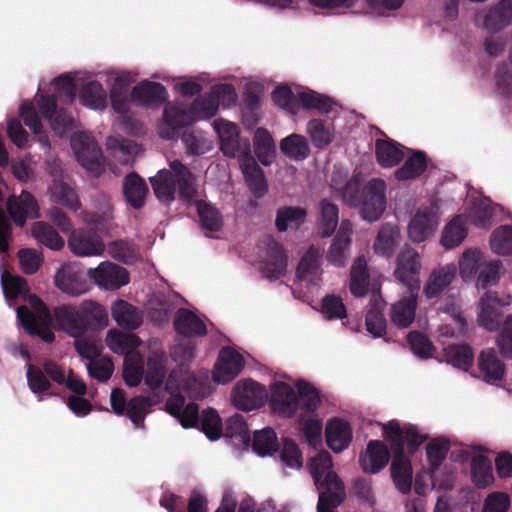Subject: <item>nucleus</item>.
<instances>
[{
	"mask_svg": "<svg viewBox=\"0 0 512 512\" xmlns=\"http://www.w3.org/2000/svg\"><path fill=\"white\" fill-rule=\"evenodd\" d=\"M343 199L349 206L360 207L364 220L377 221L386 209V183L380 178H373L363 186L361 179L354 176L344 187Z\"/></svg>",
	"mask_w": 512,
	"mask_h": 512,
	"instance_id": "f257e3e1",
	"label": "nucleus"
},
{
	"mask_svg": "<svg viewBox=\"0 0 512 512\" xmlns=\"http://www.w3.org/2000/svg\"><path fill=\"white\" fill-rule=\"evenodd\" d=\"M54 317L59 326L74 338L87 331L103 329L108 324L105 308L94 300H84L79 307L61 305L55 308Z\"/></svg>",
	"mask_w": 512,
	"mask_h": 512,
	"instance_id": "f03ea898",
	"label": "nucleus"
},
{
	"mask_svg": "<svg viewBox=\"0 0 512 512\" xmlns=\"http://www.w3.org/2000/svg\"><path fill=\"white\" fill-rule=\"evenodd\" d=\"M71 146L82 167L96 177L103 173L102 150L93 136L76 132L71 137Z\"/></svg>",
	"mask_w": 512,
	"mask_h": 512,
	"instance_id": "7ed1b4c3",
	"label": "nucleus"
},
{
	"mask_svg": "<svg viewBox=\"0 0 512 512\" xmlns=\"http://www.w3.org/2000/svg\"><path fill=\"white\" fill-rule=\"evenodd\" d=\"M397 427L390 428L388 438L391 440L393 459L391 463V476L396 488L403 494L410 492L412 486V465L409 458L403 452V446L399 441Z\"/></svg>",
	"mask_w": 512,
	"mask_h": 512,
	"instance_id": "20e7f679",
	"label": "nucleus"
},
{
	"mask_svg": "<svg viewBox=\"0 0 512 512\" xmlns=\"http://www.w3.org/2000/svg\"><path fill=\"white\" fill-rule=\"evenodd\" d=\"M269 407L280 417L292 418L299 409L297 393L288 383L276 381L270 385Z\"/></svg>",
	"mask_w": 512,
	"mask_h": 512,
	"instance_id": "39448f33",
	"label": "nucleus"
},
{
	"mask_svg": "<svg viewBox=\"0 0 512 512\" xmlns=\"http://www.w3.org/2000/svg\"><path fill=\"white\" fill-rule=\"evenodd\" d=\"M266 397L265 387L252 379L237 382L232 391L235 407L243 411L260 408Z\"/></svg>",
	"mask_w": 512,
	"mask_h": 512,
	"instance_id": "423d86ee",
	"label": "nucleus"
},
{
	"mask_svg": "<svg viewBox=\"0 0 512 512\" xmlns=\"http://www.w3.org/2000/svg\"><path fill=\"white\" fill-rule=\"evenodd\" d=\"M438 225V206L431 203L420 207L408 225V235L413 242H423L431 237Z\"/></svg>",
	"mask_w": 512,
	"mask_h": 512,
	"instance_id": "0eeeda50",
	"label": "nucleus"
},
{
	"mask_svg": "<svg viewBox=\"0 0 512 512\" xmlns=\"http://www.w3.org/2000/svg\"><path fill=\"white\" fill-rule=\"evenodd\" d=\"M87 275L99 287L106 290H116L129 283L127 269L115 263L104 261L96 268H90Z\"/></svg>",
	"mask_w": 512,
	"mask_h": 512,
	"instance_id": "6e6552de",
	"label": "nucleus"
},
{
	"mask_svg": "<svg viewBox=\"0 0 512 512\" xmlns=\"http://www.w3.org/2000/svg\"><path fill=\"white\" fill-rule=\"evenodd\" d=\"M421 268L419 254L414 249L407 247L397 257V265L394 275L407 289L420 290L418 274Z\"/></svg>",
	"mask_w": 512,
	"mask_h": 512,
	"instance_id": "1a4fd4ad",
	"label": "nucleus"
},
{
	"mask_svg": "<svg viewBox=\"0 0 512 512\" xmlns=\"http://www.w3.org/2000/svg\"><path fill=\"white\" fill-rule=\"evenodd\" d=\"M506 375V365L494 348L483 349L477 357V375L487 384L498 385Z\"/></svg>",
	"mask_w": 512,
	"mask_h": 512,
	"instance_id": "9d476101",
	"label": "nucleus"
},
{
	"mask_svg": "<svg viewBox=\"0 0 512 512\" xmlns=\"http://www.w3.org/2000/svg\"><path fill=\"white\" fill-rule=\"evenodd\" d=\"M6 208L11 220L20 227L25 225L28 218L39 217L37 200L26 190H23L19 196H9Z\"/></svg>",
	"mask_w": 512,
	"mask_h": 512,
	"instance_id": "9b49d317",
	"label": "nucleus"
},
{
	"mask_svg": "<svg viewBox=\"0 0 512 512\" xmlns=\"http://www.w3.org/2000/svg\"><path fill=\"white\" fill-rule=\"evenodd\" d=\"M68 245L71 251L78 256L100 255L105 249L100 235L92 228L72 231Z\"/></svg>",
	"mask_w": 512,
	"mask_h": 512,
	"instance_id": "f8f14e48",
	"label": "nucleus"
},
{
	"mask_svg": "<svg viewBox=\"0 0 512 512\" xmlns=\"http://www.w3.org/2000/svg\"><path fill=\"white\" fill-rule=\"evenodd\" d=\"M131 99L136 105L158 108L167 102L168 91L159 82L144 80L134 86Z\"/></svg>",
	"mask_w": 512,
	"mask_h": 512,
	"instance_id": "ddd939ff",
	"label": "nucleus"
},
{
	"mask_svg": "<svg viewBox=\"0 0 512 512\" xmlns=\"http://www.w3.org/2000/svg\"><path fill=\"white\" fill-rule=\"evenodd\" d=\"M244 358L232 348H223L215 365L213 380L226 384L239 375L244 367Z\"/></svg>",
	"mask_w": 512,
	"mask_h": 512,
	"instance_id": "4468645a",
	"label": "nucleus"
},
{
	"mask_svg": "<svg viewBox=\"0 0 512 512\" xmlns=\"http://www.w3.org/2000/svg\"><path fill=\"white\" fill-rule=\"evenodd\" d=\"M287 260L283 245L271 239L267 245L266 259L262 262L260 270L268 280H277L286 273Z\"/></svg>",
	"mask_w": 512,
	"mask_h": 512,
	"instance_id": "2eb2a0df",
	"label": "nucleus"
},
{
	"mask_svg": "<svg viewBox=\"0 0 512 512\" xmlns=\"http://www.w3.org/2000/svg\"><path fill=\"white\" fill-rule=\"evenodd\" d=\"M407 290L408 295L403 296L391 306L390 318L398 328H408L414 322L416 315L419 291Z\"/></svg>",
	"mask_w": 512,
	"mask_h": 512,
	"instance_id": "dca6fc26",
	"label": "nucleus"
},
{
	"mask_svg": "<svg viewBox=\"0 0 512 512\" xmlns=\"http://www.w3.org/2000/svg\"><path fill=\"white\" fill-rule=\"evenodd\" d=\"M390 453L387 446L380 440H370L366 451L360 455L359 464L366 473H378L388 464Z\"/></svg>",
	"mask_w": 512,
	"mask_h": 512,
	"instance_id": "f3484780",
	"label": "nucleus"
},
{
	"mask_svg": "<svg viewBox=\"0 0 512 512\" xmlns=\"http://www.w3.org/2000/svg\"><path fill=\"white\" fill-rule=\"evenodd\" d=\"M240 168L246 184L256 198H262L268 191L264 171L250 154H245L240 160Z\"/></svg>",
	"mask_w": 512,
	"mask_h": 512,
	"instance_id": "a211bd4d",
	"label": "nucleus"
},
{
	"mask_svg": "<svg viewBox=\"0 0 512 512\" xmlns=\"http://www.w3.org/2000/svg\"><path fill=\"white\" fill-rule=\"evenodd\" d=\"M480 312L478 322L488 331H496L500 327L501 307L496 293L486 292L479 301Z\"/></svg>",
	"mask_w": 512,
	"mask_h": 512,
	"instance_id": "6ab92c4d",
	"label": "nucleus"
},
{
	"mask_svg": "<svg viewBox=\"0 0 512 512\" xmlns=\"http://www.w3.org/2000/svg\"><path fill=\"white\" fill-rule=\"evenodd\" d=\"M175 331L185 337H203L207 334L205 323L191 310L179 308L174 316Z\"/></svg>",
	"mask_w": 512,
	"mask_h": 512,
	"instance_id": "aec40b11",
	"label": "nucleus"
},
{
	"mask_svg": "<svg viewBox=\"0 0 512 512\" xmlns=\"http://www.w3.org/2000/svg\"><path fill=\"white\" fill-rule=\"evenodd\" d=\"M456 272L457 269L454 264H447L433 269L423 288L426 298L433 299L438 297L452 283L456 277Z\"/></svg>",
	"mask_w": 512,
	"mask_h": 512,
	"instance_id": "412c9836",
	"label": "nucleus"
},
{
	"mask_svg": "<svg viewBox=\"0 0 512 512\" xmlns=\"http://www.w3.org/2000/svg\"><path fill=\"white\" fill-rule=\"evenodd\" d=\"M397 427L399 431V441L403 446V452L405 453V444H407V448L410 454H414L420 445L424 443L427 439V435H422L418 431V428L413 424H407L403 428L396 421H389L387 424H383V437L386 441L391 445V440L388 438L390 428Z\"/></svg>",
	"mask_w": 512,
	"mask_h": 512,
	"instance_id": "4be33fe9",
	"label": "nucleus"
},
{
	"mask_svg": "<svg viewBox=\"0 0 512 512\" xmlns=\"http://www.w3.org/2000/svg\"><path fill=\"white\" fill-rule=\"evenodd\" d=\"M352 429L348 422L335 418L326 426V443L336 453H340L350 445Z\"/></svg>",
	"mask_w": 512,
	"mask_h": 512,
	"instance_id": "5701e85b",
	"label": "nucleus"
},
{
	"mask_svg": "<svg viewBox=\"0 0 512 512\" xmlns=\"http://www.w3.org/2000/svg\"><path fill=\"white\" fill-rule=\"evenodd\" d=\"M111 313L117 325L127 330H135L143 322L142 312L131 303L122 299L113 303Z\"/></svg>",
	"mask_w": 512,
	"mask_h": 512,
	"instance_id": "b1692460",
	"label": "nucleus"
},
{
	"mask_svg": "<svg viewBox=\"0 0 512 512\" xmlns=\"http://www.w3.org/2000/svg\"><path fill=\"white\" fill-rule=\"evenodd\" d=\"M148 186L136 172H131L124 177L123 195L125 201L134 209L139 210L145 205Z\"/></svg>",
	"mask_w": 512,
	"mask_h": 512,
	"instance_id": "393cba45",
	"label": "nucleus"
},
{
	"mask_svg": "<svg viewBox=\"0 0 512 512\" xmlns=\"http://www.w3.org/2000/svg\"><path fill=\"white\" fill-rule=\"evenodd\" d=\"M403 146L387 138L377 139L375 142V156L378 164L383 168L397 166L404 159Z\"/></svg>",
	"mask_w": 512,
	"mask_h": 512,
	"instance_id": "a878e982",
	"label": "nucleus"
},
{
	"mask_svg": "<svg viewBox=\"0 0 512 512\" xmlns=\"http://www.w3.org/2000/svg\"><path fill=\"white\" fill-rule=\"evenodd\" d=\"M17 318L23 328L31 336H37L47 343L55 340V335L50 329V324H42L36 320L33 312L26 306L22 305L17 308Z\"/></svg>",
	"mask_w": 512,
	"mask_h": 512,
	"instance_id": "bb28decb",
	"label": "nucleus"
},
{
	"mask_svg": "<svg viewBox=\"0 0 512 512\" xmlns=\"http://www.w3.org/2000/svg\"><path fill=\"white\" fill-rule=\"evenodd\" d=\"M154 194L158 200L170 203L175 199L176 178L173 171L162 169L149 178Z\"/></svg>",
	"mask_w": 512,
	"mask_h": 512,
	"instance_id": "cd10ccee",
	"label": "nucleus"
},
{
	"mask_svg": "<svg viewBox=\"0 0 512 512\" xmlns=\"http://www.w3.org/2000/svg\"><path fill=\"white\" fill-rule=\"evenodd\" d=\"M370 274L363 255L358 256L350 269L349 289L355 297H363L368 292Z\"/></svg>",
	"mask_w": 512,
	"mask_h": 512,
	"instance_id": "c85d7f7f",
	"label": "nucleus"
},
{
	"mask_svg": "<svg viewBox=\"0 0 512 512\" xmlns=\"http://www.w3.org/2000/svg\"><path fill=\"white\" fill-rule=\"evenodd\" d=\"M171 170L175 174L179 198L189 204L195 202L194 198L197 190L194 186V177L191 171L178 160L171 163Z\"/></svg>",
	"mask_w": 512,
	"mask_h": 512,
	"instance_id": "c756f323",
	"label": "nucleus"
},
{
	"mask_svg": "<svg viewBox=\"0 0 512 512\" xmlns=\"http://www.w3.org/2000/svg\"><path fill=\"white\" fill-rule=\"evenodd\" d=\"M512 23V0H501L484 18V26L490 32H498Z\"/></svg>",
	"mask_w": 512,
	"mask_h": 512,
	"instance_id": "7c9ffc66",
	"label": "nucleus"
},
{
	"mask_svg": "<svg viewBox=\"0 0 512 512\" xmlns=\"http://www.w3.org/2000/svg\"><path fill=\"white\" fill-rule=\"evenodd\" d=\"M427 169V155L420 150H413L403 165L394 172L399 181L416 179Z\"/></svg>",
	"mask_w": 512,
	"mask_h": 512,
	"instance_id": "2f4dec72",
	"label": "nucleus"
},
{
	"mask_svg": "<svg viewBox=\"0 0 512 512\" xmlns=\"http://www.w3.org/2000/svg\"><path fill=\"white\" fill-rule=\"evenodd\" d=\"M215 128L220 138V149L224 155L235 157L239 150V129L231 122H215Z\"/></svg>",
	"mask_w": 512,
	"mask_h": 512,
	"instance_id": "473e14b6",
	"label": "nucleus"
},
{
	"mask_svg": "<svg viewBox=\"0 0 512 512\" xmlns=\"http://www.w3.org/2000/svg\"><path fill=\"white\" fill-rule=\"evenodd\" d=\"M307 210L300 206H284L277 210L275 226L279 232L298 229L306 220Z\"/></svg>",
	"mask_w": 512,
	"mask_h": 512,
	"instance_id": "72a5a7b5",
	"label": "nucleus"
},
{
	"mask_svg": "<svg viewBox=\"0 0 512 512\" xmlns=\"http://www.w3.org/2000/svg\"><path fill=\"white\" fill-rule=\"evenodd\" d=\"M319 235L328 238L335 232L339 222L338 206L328 199H322L319 203Z\"/></svg>",
	"mask_w": 512,
	"mask_h": 512,
	"instance_id": "f704fd0d",
	"label": "nucleus"
},
{
	"mask_svg": "<svg viewBox=\"0 0 512 512\" xmlns=\"http://www.w3.org/2000/svg\"><path fill=\"white\" fill-rule=\"evenodd\" d=\"M50 199L56 203L63 205L70 210L77 211L80 206V200L74 191L67 183L63 180L52 181L48 188Z\"/></svg>",
	"mask_w": 512,
	"mask_h": 512,
	"instance_id": "c9c22d12",
	"label": "nucleus"
},
{
	"mask_svg": "<svg viewBox=\"0 0 512 512\" xmlns=\"http://www.w3.org/2000/svg\"><path fill=\"white\" fill-rule=\"evenodd\" d=\"M471 478L477 488H486L494 481L492 462L483 455H474L471 459Z\"/></svg>",
	"mask_w": 512,
	"mask_h": 512,
	"instance_id": "e433bc0d",
	"label": "nucleus"
},
{
	"mask_svg": "<svg viewBox=\"0 0 512 512\" xmlns=\"http://www.w3.org/2000/svg\"><path fill=\"white\" fill-rule=\"evenodd\" d=\"M254 153L265 166L272 163L275 156V143L271 134L265 128H258L253 138Z\"/></svg>",
	"mask_w": 512,
	"mask_h": 512,
	"instance_id": "4c0bfd02",
	"label": "nucleus"
},
{
	"mask_svg": "<svg viewBox=\"0 0 512 512\" xmlns=\"http://www.w3.org/2000/svg\"><path fill=\"white\" fill-rule=\"evenodd\" d=\"M446 362L454 367L468 371L474 361L472 348L467 344H451L444 348Z\"/></svg>",
	"mask_w": 512,
	"mask_h": 512,
	"instance_id": "58836bf2",
	"label": "nucleus"
},
{
	"mask_svg": "<svg viewBox=\"0 0 512 512\" xmlns=\"http://www.w3.org/2000/svg\"><path fill=\"white\" fill-rule=\"evenodd\" d=\"M79 100L83 106L91 109H104L106 107V92L101 83L90 81L80 90Z\"/></svg>",
	"mask_w": 512,
	"mask_h": 512,
	"instance_id": "ea45409f",
	"label": "nucleus"
},
{
	"mask_svg": "<svg viewBox=\"0 0 512 512\" xmlns=\"http://www.w3.org/2000/svg\"><path fill=\"white\" fill-rule=\"evenodd\" d=\"M206 437L215 441L223 434V423L218 412L211 407L204 409L199 417L198 427Z\"/></svg>",
	"mask_w": 512,
	"mask_h": 512,
	"instance_id": "a19ab883",
	"label": "nucleus"
},
{
	"mask_svg": "<svg viewBox=\"0 0 512 512\" xmlns=\"http://www.w3.org/2000/svg\"><path fill=\"white\" fill-rule=\"evenodd\" d=\"M195 205L203 229L210 232H218L222 229V215L216 207L204 200H196Z\"/></svg>",
	"mask_w": 512,
	"mask_h": 512,
	"instance_id": "79ce46f5",
	"label": "nucleus"
},
{
	"mask_svg": "<svg viewBox=\"0 0 512 512\" xmlns=\"http://www.w3.org/2000/svg\"><path fill=\"white\" fill-rule=\"evenodd\" d=\"M467 237V229L461 216L454 217L443 229L441 244L446 249L459 246Z\"/></svg>",
	"mask_w": 512,
	"mask_h": 512,
	"instance_id": "37998d69",
	"label": "nucleus"
},
{
	"mask_svg": "<svg viewBox=\"0 0 512 512\" xmlns=\"http://www.w3.org/2000/svg\"><path fill=\"white\" fill-rule=\"evenodd\" d=\"M32 235L44 246L52 250H60L64 247V239L48 223L39 221L32 226Z\"/></svg>",
	"mask_w": 512,
	"mask_h": 512,
	"instance_id": "c03bdc74",
	"label": "nucleus"
},
{
	"mask_svg": "<svg viewBox=\"0 0 512 512\" xmlns=\"http://www.w3.org/2000/svg\"><path fill=\"white\" fill-rule=\"evenodd\" d=\"M352 238L335 235L327 251L326 260L335 267H344L350 256Z\"/></svg>",
	"mask_w": 512,
	"mask_h": 512,
	"instance_id": "a18cd8bd",
	"label": "nucleus"
},
{
	"mask_svg": "<svg viewBox=\"0 0 512 512\" xmlns=\"http://www.w3.org/2000/svg\"><path fill=\"white\" fill-rule=\"evenodd\" d=\"M280 150L285 156L293 160H304L310 152L307 139L299 134H291L282 139Z\"/></svg>",
	"mask_w": 512,
	"mask_h": 512,
	"instance_id": "49530a36",
	"label": "nucleus"
},
{
	"mask_svg": "<svg viewBox=\"0 0 512 512\" xmlns=\"http://www.w3.org/2000/svg\"><path fill=\"white\" fill-rule=\"evenodd\" d=\"M296 387L299 407L308 415L315 413L321 403L318 390L305 380L297 381Z\"/></svg>",
	"mask_w": 512,
	"mask_h": 512,
	"instance_id": "de8ad7c7",
	"label": "nucleus"
},
{
	"mask_svg": "<svg viewBox=\"0 0 512 512\" xmlns=\"http://www.w3.org/2000/svg\"><path fill=\"white\" fill-rule=\"evenodd\" d=\"M307 132L312 144L319 149L328 146L334 139L333 127L321 119L310 120L307 124Z\"/></svg>",
	"mask_w": 512,
	"mask_h": 512,
	"instance_id": "09e8293b",
	"label": "nucleus"
},
{
	"mask_svg": "<svg viewBox=\"0 0 512 512\" xmlns=\"http://www.w3.org/2000/svg\"><path fill=\"white\" fill-rule=\"evenodd\" d=\"M278 447L277 435L272 428L267 427L254 433L252 449L256 454L271 455L278 450Z\"/></svg>",
	"mask_w": 512,
	"mask_h": 512,
	"instance_id": "8fccbe9b",
	"label": "nucleus"
},
{
	"mask_svg": "<svg viewBox=\"0 0 512 512\" xmlns=\"http://www.w3.org/2000/svg\"><path fill=\"white\" fill-rule=\"evenodd\" d=\"M407 344L412 353L422 360L432 358L436 351V347L429 337L416 330L408 333Z\"/></svg>",
	"mask_w": 512,
	"mask_h": 512,
	"instance_id": "3c124183",
	"label": "nucleus"
},
{
	"mask_svg": "<svg viewBox=\"0 0 512 512\" xmlns=\"http://www.w3.org/2000/svg\"><path fill=\"white\" fill-rule=\"evenodd\" d=\"M398 237L399 231L395 226L388 223L384 224L380 228L374 243L375 252L383 256H390L394 251Z\"/></svg>",
	"mask_w": 512,
	"mask_h": 512,
	"instance_id": "603ef678",
	"label": "nucleus"
},
{
	"mask_svg": "<svg viewBox=\"0 0 512 512\" xmlns=\"http://www.w3.org/2000/svg\"><path fill=\"white\" fill-rule=\"evenodd\" d=\"M109 255L125 264L133 263L138 257V249L136 244L128 239H119L108 245Z\"/></svg>",
	"mask_w": 512,
	"mask_h": 512,
	"instance_id": "864d4df0",
	"label": "nucleus"
},
{
	"mask_svg": "<svg viewBox=\"0 0 512 512\" xmlns=\"http://www.w3.org/2000/svg\"><path fill=\"white\" fill-rule=\"evenodd\" d=\"M151 407V400L145 396H135L128 401L125 414L135 428H144V419Z\"/></svg>",
	"mask_w": 512,
	"mask_h": 512,
	"instance_id": "5fc2aeb1",
	"label": "nucleus"
},
{
	"mask_svg": "<svg viewBox=\"0 0 512 512\" xmlns=\"http://www.w3.org/2000/svg\"><path fill=\"white\" fill-rule=\"evenodd\" d=\"M222 435L227 438L238 439L244 446H249V428L243 416L240 414H235L226 421Z\"/></svg>",
	"mask_w": 512,
	"mask_h": 512,
	"instance_id": "6e6d98bb",
	"label": "nucleus"
},
{
	"mask_svg": "<svg viewBox=\"0 0 512 512\" xmlns=\"http://www.w3.org/2000/svg\"><path fill=\"white\" fill-rule=\"evenodd\" d=\"M483 254L478 249H466L459 260V271L462 279L467 280L475 276L483 264Z\"/></svg>",
	"mask_w": 512,
	"mask_h": 512,
	"instance_id": "4d7b16f0",
	"label": "nucleus"
},
{
	"mask_svg": "<svg viewBox=\"0 0 512 512\" xmlns=\"http://www.w3.org/2000/svg\"><path fill=\"white\" fill-rule=\"evenodd\" d=\"M164 120L173 130L186 127L195 122L190 107L185 109L181 106H167L164 109Z\"/></svg>",
	"mask_w": 512,
	"mask_h": 512,
	"instance_id": "13d9d810",
	"label": "nucleus"
},
{
	"mask_svg": "<svg viewBox=\"0 0 512 512\" xmlns=\"http://www.w3.org/2000/svg\"><path fill=\"white\" fill-rule=\"evenodd\" d=\"M55 283L60 290L72 296H78L85 291L84 283L79 281L77 275L67 268L58 270Z\"/></svg>",
	"mask_w": 512,
	"mask_h": 512,
	"instance_id": "bf43d9fd",
	"label": "nucleus"
},
{
	"mask_svg": "<svg viewBox=\"0 0 512 512\" xmlns=\"http://www.w3.org/2000/svg\"><path fill=\"white\" fill-rule=\"evenodd\" d=\"M320 250L315 246H310L302 256L296 269V276L300 280L306 279L309 275H314L320 268Z\"/></svg>",
	"mask_w": 512,
	"mask_h": 512,
	"instance_id": "052dcab7",
	"label": "nucleus"
},
{
	"mask_svg": "<svg viewBox=\"0 0 512 512\" xmlns=\"http://www.w3.org/2000/svg\"><path fill=\"white\" fill-rule=\"evenodd\" d=\"M450 449L449 441L436 438L426 446V455L430 465V470L434 473L442 465Z\"/></svg>",
	"mask_w": 512,
	"mask_h": 512,
	"instance_id": "680f3d73",
	"label": "nucleus"
},
{
	"mask_svg": "<svg viewBox=\"0 0 512 512\" xmlns=\"http://www.w3.org/2000/svg\"><path fill=\"white\" fill-rule=\"evenodd\" d=\"M490 246L498 255L512 254V227L503 225L495 229L490 238Z\"/></svg>",
	"mask_w": 512,
	"mask_h": 512,
	"instance_id": "e2e57ef3",
	"label": "nucleus"
},
{
	"mask_svg": "<svg viewBox=\"0 0 512 512\" xmlns=\"http://www.w3.org/2000/svg\"><path fill=\"white\" fill-rule=\"evenodd\" d=\"M139 338L136 335H128L110 330L106 337V344L110 350L115 353L125 354L134 349L138 344Z\"/></svg>",
	"mask_w": 512,
	"mask_h": 512,
	"instance_id": "0e129e2a",
	"label": "nucleus"
},
{
	"mask_svg": "<svg viewBox=\"0 0 512 512\" xmlns=\"http://www.w3.org/2000/svg\"><path fill=\"white\" fill-rule=\"evenodd\" d=\"M26 378L29 389L36 395L43 394L52 387L43 369L34 364H27Z\"/></svg>",
	"mask_w": 512,
	"mask_h": 512,
	"instance_id": "69168bd1",
	"label": "nucleus"
},
{
	"mask_svg": "<svg viewBox=\"0 0 512 512\" xmlns=\"http://www.w3.org/2000/svg\"><path fill=\"white\" fill-rule=\"evenodd\" d=\"M219 105L211 92L203 97L196 98L190 105L195 121L200 119H210L216 115Z\"/></svg>",
	"mask_w": 512,
	"mask_h": 512,
	"instance_id": "338daca9",
	"label": "nucleus"
},
{
	"mask_svg": "<svg viewBox=\"0 0 512 512\" xmlns=\"http://www.w3.org/2000/svg\"><path fill=\"white\" fill-rule=\"evenodd\" d=\"M499 353L504 359L512 360V314L508 315L495 338Z\"/></svg>",
	"mask_w": 512,
	"mask_h": 512,
	"instance_id": "774afa93",
	"label": "nucleus"
}]
</instances>
